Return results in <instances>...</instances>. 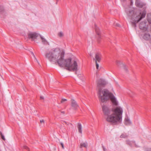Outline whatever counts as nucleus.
Returning <instances> with one entry per match:
<instances>
[{
  "instance_id": "1",
  "label": "nucleus",
  "mask_w": 151,
  "mask_h": 151,
  "mask_svg": "<svg viewBox=\"0 0 151 151\" xmlns=\"http://www.w3.org/2000/svg\"><path fill=\"white\" fill-rule=\"evenodd\" d=\"M45 56L51 62H57L59 66L65 67V69L70 71H77L78 70L77 59L72 60L70 58L64 59V54L61 52L58 48L52 49L47 52Z\"/></svg>"
},
{
  "instance_id": "2",
  "label": "nucleus",
  "mask_w": 151,
  "mask_h": 151,
  "mask_svg": "<svg viewBox=\"0 0 151 151\" xmlns=\"http://www.w3.org/2000/svg\"><path fill=\"white\" fill-rule=\"evenodd\" d=\"M104 118L107 122L116 124L122 120V108L120 106L111 109L109 106L104 105L101 106Z\"/></svg>"
},
{
  "instance_id": "3",
  "label": "nucleus",
  "mask_w": 151,
  "mask_h": 151,
  "mask_svg": "<svg viewBox=\"0 0 151 151\" xmlns=\"http://www.w3.org/2000/svg\"><path fill=\"white\" fill-rule=\"evenodd\" d=\"M125 11L127 16L130 19V23L132 26L135 28L137 24L144 18L146 14V12L145 10L138 13V9L136 8L127 9Z\"/></svg>"
},
{
  "instance_id": "4",
  "label": "nucleus",
  "mask_w": 151,
  "mask_h": 151,
  "mask_svg": "<svg viewBox=\"0 0 151 151\" xmlns=\"http://www.w3.org/2000/svg\"><path fill=\"white\" fill-rule=\"evenodd\" d=\"M98 96L99 100L102 103L110 99L113 104L116 106L118 104V102L114 95L107 89L102 90L99 88L98 92Z\"/></svg>"
},
{
  "instance_id": "5",
  "label": "nucleus",
  "mask_w": 151,
  "mask_h": 151,
  "mask_svg": "<svg viewBox=\"0 0 151 151\" xmlns=\"http://www.w3.org/2000/svg\"><path fill=\"white\" fill-rule=\"evenodd\" d=\"M28 37L32 39V40H34L38 36V34L35 32H31L28 34Z\"/></svg>"
},
{
  "instance_id": "6",
  "label": "nucleus",
  "mask_w": 151,
  "mask_h": 151,
  "mask_svg": "<svg viewBox=\"0 0 151 151\" xmlns=\"http://www.w3.org/2000/svg\"><path fill=\"white\" fill-rule=\"evenodd\" d=\"M135 6L139 8H142L145 4L143 2L140 1L139 0H135Z\"/></svg>"
},
{
  "instance_id": "7",
  "label": "nucleus",
  "mask_w": 151,
  "mask_h": 151,
  "mask_svg": "<svg viewBox=\"0 0 151 151\" xmlns=\"http://www.w3.org/2000/svg\"><path fill=\"white\" fill-rule=\"evenodd\" d=\"M106 82L101 79H99L97 81V86L99 87L106 85Z\"/></svg>"
},
{
  "instance_id": "8",
  "label": "nucleus",
  "mask_w": 151,
  "mask_h": 151,
  "mask_svg": "<svg viewBox=\"0 0 151 151\" xmlns=\"http://www.w3.org/2000/svg\"><path fill=\"white\" fill-rule=\"evenodd\" d=\"M71 106L74 109H77L79 107L78 105L77 104L76 101L74 99L71 100Z\"/></svg>"
},
{
  "instance_id": "9",
  "label": "nucleus",
  "mask_w": 151,
  "mask_h": 151,
  "mask_svg": "<svg viewBox=\"0 0 151 151\" xmlns=\"http://www.w3.org/2000/svg\"><path fill=\"white\" fill-rule=\"evenodd\" d=\"M139 27L141 29L146 30L147 27H146L145 22H141L139 24Z\"/></svg>"
},
{
  "instance_id": "10",
  "label": "nucleus",
  "mask_w": 151,
  "mask_h": 151,
  "mask_svg": "<svg viewBox=\"0 0 151 151\" xmlns=\"http://www.w3.org/2000/svg\"><path fill=\"white\" fill-rule=\"evenodd\" d=\"M95 57L96 59V61H98L99 62L101 60V55L99 53H97L95 54Z\"/></svg>"
},
{
  "instance_id": "11",
  "label": "nucleus",
  "mask_w": 151,
  "mask_h": 151,
  "mask_svg": "<svg viewBox=\"0 0 151 151\" xmlns=\"http://www.w3.org/2000/svg\"><path fill=\"white\" fill-rule=\"evenodd\" d=\"M131 123V122L129 118L127 116L125 117L124 119V124L126 125H129Z\"/></svg>"
},
{
  "instance_id": "12",
  "label": "nucleus",
  "mask_w": 151,
  "mask_h": 151,
  "mask_svg": "<svg viewBox=\"0 0 151 151\" xmlns=\"http://www.w3.org/2000/svg\"><path fill=\"white\" fill-rule=\"evenodd\" d=\"M126 142L127 144L131 146H132L134 145L136 147H138V146L137 145L135 144V142L134 141H129V140H127Z\"/></svg>"
},
{
  "instance_id": "13",
  "label": "nucleus",
  "mask_w": 151,
  "mask_h": 151,
  "mask_svg": "<svg viewBox=\"0 0 151 151\" xmlns=\"http://www.w3.org/2000/svg\"><path fill=\"white\" fill-rule=\"evenodd\" d=\"M77 127L78 132L81 134H82V126L80 123H78L77 124Z\"/></svg>"
},
{
  "instance_id": "14",
  "label": "nucleus",
  "mask_w": 151,
  "mask_h": 151,
  "mask_svg": "<svg viewBox=\"0 0 151 151\" xmlns=\"http://www.w3.org/2000/svg\"><path fill=\"white\" fill-rule=\"evenodd\" d=\"M40 37L41 38V39L42 40V43L45 45H49V43L47 42V41L41 35H40Z\"/></svg>"
},
{
  "instance_id": "15",
  "label": "nucleus",
  "mask_w": 151,
  "mask_h": 151,
  "mask_svg": "<svg viewBox=\"0 0 151 151\" xmlns=\"http://www.w3.org/2000/svg\"><path fill=\"white\" fill-rule=\"evenodd\" d=\"M150 35L148 33L145 34L143 36V38L145 40H148L150 38Z\"/></svg>"
},
{
  "instance_id": "16",
  "label": "nucleus",
  "mask_w": 151,
  "mask_h": 151,
  "mask_svg": "<svg viewBox=\"0 0 151 151\" xmlns=\"http://www.w3.org/2000/svg\"><path fill=\"white\" fill-rule=\"evenodd\" d=\"M122 2H125L127 1V0H120ZM129 2V4L131 6L133 5V0H127Z\"/></svg>"
},
{
  "instance_id": "17",
  "label": "nucleus",
  "mask_w": 151,
  "mask_h": 151,
  "mask_svg": "<svg viewBox=\"0 0 151 151\" xmlns=\"http://www.w3.org/2000/svg\"><path fill=\"white\" fill-rule=\"evenodd\" d=\"M88 146L87 143H81L80 144V147L81 148H82V147H86Z\"/></svg>"
},
{
  "instance_id": "18",
  "label": "nucleus",
  "mask_w": 151,
  "mask_h": 151,
  "mask_svg": "<svg viewBox=\"0 0 151 151\" xmlns=\"http://www.w3.org/2000/svg\"><path fill=\"white\" fill-rule=\"evenodd\" d=\"M122 67L123 69L126 72H127L128 71V69L127 67H126V66L124 64H122Z\"/></svg>"
},
{
  "instance_id": "19",
  "label": "nucleus",
  "mask_w": 151,
  "mask_h": 151,
  "mask_svg": "<svg viewBox=\"0 0 151 151\" xmlns=\"http://www.w3.org/2000/svg\"><path fill=\"white\" fill-rule=\"evenodd\" d=\"M95 30L97 35L99 36L100 35V32L99 28L98 27H96L95 28Z\"/></svg>"
},
{
  "instance_id": "20",
  "label": "nucleus",
  "mask_w": 151,
  "mask_h": 151,
  "mask_svg": "<svg viewBox=\"0 0 151 151\" xmlns=\"http://www.w3.org/2000/svg\"><path fill=\"white\" fill-rule=\"evenodd\" d=\"M127 137H128V136L126 134H122L121 135L120 137L121 138H127Z\"/></svg>"
},
{
  "instance_id": "21",
  "label": "nucleus",
  "mask_w": 151,
  "mask_h": 151,
  "mask_svg": "<svg viewBox=\"0 0 151 151\" xmlns=\"http://www.w3.org/2000/svg\"><path fill=\"white\" fill-rule=\"evenodd\" d=\"M5 11L4 9L3 6H0V13H3Z\"/></svg>"
},
{
  "instance_id": "22",
  "label": "nucleus",
  "mask_w": 151,
  "mask_h": 151,
  "mask_svg": "<svg viewBox=\"0 0 151 151\" xmlns=\"http://www.w3.org/2000/svg\"><path fill=\"white\" fill-rule=\"evenodd\" d=\"M0 134L1 136V138L4 140H5V139L4 137V135L2 134L1 132H0Z\"/></svg>"
},
{
  "instance_id": "23",
  "label": "nucleus",
  "mask_w": 151,
  "mask_h": 151,
  "mask_svg": "<svg viewBox=\"0 0 151 151\" xmlns=\"http://www.w3.org/2000/svg\"><path fill=\"white\" fill-rule=\"evenodd\" d=\"M67 101V100L65 99H61V101H60V103H58V104H60V103H63L64 102L66 101Z\"/></svg>"
},
{
  "instance_id": "24",
  "label": "nucleus",
  "mask_w": 151,
  "mask_h": 151,
  "mask_svg": "<svg viewBox=\"0 0 151 151\" xmlns=\"http://www.w3.org/2000/svg\"><path fill=\"white\" fill-rule=\"evenodd\" d=\"M58 35L60 37H62L63 36V34L62 32H60L58 34Z\"/></svg>"
},
{
  "instance_id": "25",
  "label": "nucleus",
  "mask_w": 151,
  "mask_h": 151,
  "mask_svg": "<svg viewBox=\"0 0 151 151\" xmlns=\"http://www.w3.org/2000/svg\"><path fill=\"white\" fill-rule=\"evenodd\" d=\"M96 68L98 69L99 65V64L97 62V61H96Z\"/></svg>"
},
{
  "instance_id": "26",
  "label": "nucleus",
  "mask_w": 151,
  "mask_h": 151,
  "mask_svg": "<svg viewBox=\"0 0 151 151\" xmlns=\"http://www.w3.org/2000/svg\"><path fill=\"white\" fill-rule=\"evenodd\" d=\"M23 148L24 149H27V150H29V148L27 146H24Z\"/></svg>"
},
{
  "instance_id": "27",
  "label": "nucleus",
  "mask_w": 151,
  "mask_h": 151,
  "mask_svg": "<svg viewBox=\"0 0 151 151\" xmlns=\"http://www.w3.org/2000/svg\"><path fill=\"white\" fill-rule=\"evenodd\" d=\"M60 145H61L62 148L63 149H64V145L63 143L62 142H60Z\"/></svg>"
},
{
  "instance_id": "28",
  "label": "nucleus",
  "mask_w": 151,
  "mask_h": 151,
  "mask_svg": "<svg viewBox=\"0 0 151 151\" xmlns=\"http://www.w3.org/2000/svg\"><path fill=\"white\" fill-rule=\"evenodd\" d=\"M40 122L41 123H44L45 122V121L44 120L42 119L40 120Z\"/></svg>"
},
{
  "instance_id": "29",
  "label": "nucleus",
  "mask_w": 151,
  "mask_h": 151,
  "mask_svg": "<svg viewBox=\"0 0 151 151\" xmlns=\"http://www.w3.org/2000/svg\"><path fill=\"white\" fill-rule=\"evenodd\" d=\"M102 148H103V150H104V151H106V149L104 147V146H102Z\"/></svg>"
},
{
  "instance_id": "30",
  "label": "nucleus",
  "mask_w": 151,
  "mask_h": 151,
  "mask_svg": "<svg viewBox=\"0 0 151 151\" xmlns=\"http://www.w3.org/2000/svg\"><path fill=\"white\" fill-rule=\"evenodd\" d=\"M146 151H151V148H148L146 150Z\"/></svg>"
},
{
  "instance_id": "31",
  "label": "nucleus",
  "mask_w": 151,
  "mask_h": 151,
  "mask_svg": "<svg viewBox=\"0 0 151 151\" xmlns=\"http://www.w3.org/2000/svg\"><path fill=\"white\" fill-rule=\"evenodd\" d=\"M116 26L118 27H120V25L119 24L117 23L116 24Z\"/></svg>"
},
{
  "instance_id": "32",
  "label": "nucleus",
  "mask_w": 151,
  "mask_h": 151,
  "mask_svg": "<svg viewBox=\"0 0 151 151\" xmlns=\"http://www.w3.org/2000/svg\"><path fill=\"white\" fill-rule=\"evenodd\" d=\"M32 54H33V56H34V57H35V55H34V54H33V52H32ZM35 58L36 59V60L37 61V63L39 64V63H38V61H37V60L36 59V58Z\"/></svg>"
},
{
  "instance_id": "33",
  "label": "nucleus",
  "mask_w": 151,
  "mask_h": 151,
  "mask_svg": "<svg viewBox=\"0 0 151 151\" xmlns=\"http://www.w3.org/2000/svg\"><path fill=\"white\" fill-rule=\"evenodd\" d=\"M40 99H44V97L43 96H41L40 97Z\"/></svg>"
},
{
  "instance_id": "34",
  "label": "nucleus",
  "mask_w": 151,
  "mask_h": 151,
  "mask_svg": "<svg viewBox=\"0 0 151 151\" xmlns=\"http://www.w3.org/2000/svg\"><path fill=\"white\" fill-rule=\"evenodd\" d=\"M61 113L63 114H64L65 113V112L64 111H61Z\"/></svg>"
}]
</instances>
